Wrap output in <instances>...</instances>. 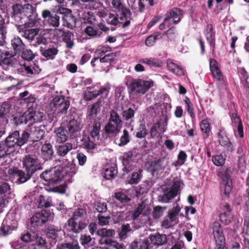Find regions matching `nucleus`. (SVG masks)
Segmentation results:
<instances>
[{"mask_svg": "<svg viewBox=\"0 0 249 249\" xmlns=\"http://www.w3.org/2000/svg\"><path fill=\"white\" fill-rule=\"evenodd\" d=\"M87 213L86 210L83 208H78L74 213L72 216L71 218H73V220H80L79 219L83 218Z\"/></svg>", "mask_w": 249, "mask_h": 249, "instance_id": "nucleus-62", "label": "nucleus"}, {"mask_svg": "<svg viewBox=\"0 0 249 249\" xmlns=\"http://www.w3.org/2000/svg\"><path fill=\"white\" fill-rule=\"evenodd\" d=\"M231 174V171L229 168L217 173V176L221 179L219 182V190L220 194L223 199L229 198L232 190Z\"/></svg>", "mask_w": 249, "mask_h": 249, "instance_id": "nucleus-2", "label": "nucleus"}, {"mask_svg": "<svg viewBox=\"0 0 249 249\" xmlns=\"http://www.w3.org/2000/svg\"><path fill=\"white\" fill-rule=\"evenodd\" d=\"M101 123L99 121L95 120L93 122L92 129L90 132V136L94 139L99 135L101 129Z\"/></svg>", "mask_w": 249, "mask_h": 249, "instance_id": "nucleus-46", "label": "nucleus"}, {"mask_svg": "<svg viewBox=\"0 0 249 249\" xmlns=\"http://www.w3.org/2000/svg\"><path fill=\"white\" fill-rule=\"evenodd\" d=\"M73 144L71 142L60 143L55 146L56 154L60 157H64L73 149Z\"/></svg>", "mask_w": 249, "mask_h": 249, "instance_id": "nucleus-27", "label": "nucleus"}, {"mask_svg": "<svg viewBox=\"0 0 249 249\" xmlns=\"http://www.w3.org/2000/svg\"><path fill=\"white\" fill-rule=\"evenodd\" d=\"M29 138V133L23 131L21 136L19 135L18 131H15L6 138L3 143L5 145L4 151L6 152V156L8 154V148L20 147L26 143Z\"/></svg>", "mask_w": 249, "mask_h": 249, "instance_id": "nucleus-3", "label": "nucleus"}, {"mask_svg": "<svg viewBox=\"0 0 249 249\" xmlns=\"http://www.w3.org/2000/svg\"><path fill=\"white\" fill-rule=\"evenodd\" d=\"M94 141V139L90 136L84 135L81 140V147L86 149L87 152L93 153L96 146Z\"/></svg>", "mask_w": 249, "mask_h": 249, "instance_id": "nucleus-19", "label": "nucleus"}, {"mask_svg": "<svg viewBox=\"0 0 249 249\" xmlns=\"http://www.w3.org/2000/svg\"><path fill=\"white\" fill-rule=\"evenodd\" d=\"M217 142L227 152H232L234 150L233 144L228 136L224 127H221L218 130Z\"/></svg>", "mask_w": 249, "mask_h": 249, "instance_id": "nucleus-8", "label": "nucleus"}, {"mask_svg": "<svg viewBox=\"0 0 249 249\" xmlns=\"http://www.w3.org/2000/svg\"><path fill=\"white\" fill-rule=\"evenodd\" d=\"M111 51L112 48L110 46L108 45L102 46L98 47L95 52V54L100 58L106 53L111 52Z\"/></svg>", "mask_w": 249, "mask_h": 249, "instance_id": "nucleus-51", "label": "nucleus"}, {"mask_svg": "<svg viewBox=\"0 0 249 249\" xmlns=\"http://www.w3.org/2000/svg\"><path fill=\"white\" fill-rule=\"evenodd\" d=\"M56 142L60 143L65 142L69 138L67 130L63 127H59L55 129L53 131Z\"/></svg>", "mask_w": 249, "mask_h": 249, "instance_id": "nucleus-25", "label": "nucleus"}, {"mask_svg": "<svg viewBox=\"0 0 249 249\" xmlns=\"http://www.w3.org/2000/svg\"><path fill=\"white\" fill-rule=\"evenodd\" d=\"M33 249H48L47 242L42 237H39L36 242V244Z\"/></svg>", "mask_w": 249, "mask_h": 249, "instance_id": "nucleus-63", "label": "nucleus"}, {"mask_svg": "<svg viewBox=\"0 0 249 249\" xmlns=\"http://www.w3.org/2000/svg\"><path fill=\"white\" fill-rule=\"evenodd\" d=\"M11 44L15 54H20L25 49L26 46L23 41L18 36H15L11 40Z\"/></svg>", "mask_w": 249, "mask_h": 249, "instance_id": "nucleus-31", "label": "nucleus"}, {"mask_svg": "<svg viewBox=\"0 0 249 249\" xmlns=\"http://www.w3.org/2000/svg\"><path fill=\"white\" fill-rule=\"evenodd\" d=\"M117 167L114 164H107L103 169L102 175L107 180H112L117 176Z\"/></svg>", "mask_w": 249, "mask_h": 249, "instance_id": "nucleus-21", "label": "nucleus"}, {"mask_svg": "<svg viewBox=\"0 0 249 249\" xmlns=\"http://www.w3.org/2000/svg\"><path fill=\"white\" fill-rule=\"evenodd\" d=\"M134 114L135 111L131 108H129L128 109L124 110L122 115L124 120L128 121L134 117Z\"/></svg>", "mask_w": 249, "mask_h": 249, "instance_id": "nucleus-64", "label": "nucleus"}, {"mask_svg": "<svg viewBox=\"0 0 249 249\" xmlns=\"http://www.w3.org/2000/svg\"><path fill=\"white\" fill-rule=\"evenodd\" d=\"M133 158L134 152L133 151L125 152L123 154L122 160L123 165V170L126 174H128L133 169L132 165Z\"/></svg>", "mask_w": 249, "mask_h": 249, "instance_id": "nucleus-14", "label": "nucleus"}, {"mask_svg": "<svg viewBox=\"0 0 249 249\" xmlns=\"http://www.w3.org/2000/svg\"><path fill=\"white\" fill-rule=\"evenodd\" d=\"M183 11L180 8L174 7L165 14L164 22H168V26L170 27L173 24H177L181 20V16Z\"/></svg>", "mask_w": 249, "mask_h": 249, "instance_id": "nucleus-10", "label": "nucleus"}, {"mask_svg": "<svg viewBox=\"0 0 249 249\" xmlns=\"http://www.w3.org/2000/svg\"><path fill=\"white\" fill-rule=\"evenodd\" d=\"M40 178L47 182L45 184L47 189L52 185H57L61 182L63 179V175L60 170L51 169L42 172Z\"/></svg>", "mask_w": 249, "mask_h": 249, "instance_id": "nucleus-5", "label": "nucleus"}, {"mask_svg": "<svg viewBox=\"0 0 249 249\" xmlns=\"http://www.w3.org/2000/svg\"><path fill=\"white\" fill-rule=\"evenodd\" d=\"M213 231L216 245L225 243V238L223 232V229L220 224L218 221H215L213 223Z\"/></svg>", "mask_w": 249, "mask_h": 249, "instance_id": "nucleus-18", "label": "nucleus"}, {"mask_svg": "<svg viewBox=\"0 0 249 249\" xmlns=\"http://www.w3.org/2000/svg\"><path fill=\"white\" fill-rule=\"evenodd\" d=\"M200 127L201 131L203 133V138L204 140H206L210 136V133L211 131L210 123L208 119L202 120L200 123Z\"/></svg>", "mask_w": 249, "mask_h": 249, "instance_id": "nucleus-34", "label": "nucleus"}, {"mask_svg": "<svg viewBox=\"0 0 249 249\" xmlns=\"http://www.w3.org/2000/svg\"><path fill=\"white\" fill-rule=\"evenodd\" d=\"M210 68L213 76L218 81L223 79V76L219 69L217 62L214 59H210Z\"/></svg>", "mask_w": 249, "mask_h": 249, "instance_id": "nucleus-30", "label": "nucleus"}, {"mask_svg": "<svg viewBox=\"0 0 249 249\" xmlns=\"http://www.w3.org/2000/svg\"><path fill=\"white\" fill-rule=\"evenodd\" d=\"M67 222L69 227L70 228V230L75 233H80L87 226L85 220H73V218H70L68 220Z\"/></svg>", "mask_w": 249, "mask_h": 249, "instance_id": "nucleus-16", "label": "nucleus"}, {"mask_svg": "<svg viewBox=\"0 0 249 249\" xmlns=\"http://www.w3.org/2000/svg\"><path fill=\"white\" fill-rule=\"evenodd\" d=\"M168 165V162L164 157H160L157 160L151 161L149 164V170L153 175L155 173L164 170Z\"/></svg>", "mask_w": 249, "mask_h": 249, "instance_id": "nucleus-13", "label": "nucleus"}, {"mask_svg": "<svg viewBox=\"0 0 249 249\" xmlns=\"http://www.w3.org/2000/svg\"><path fill=\"white\" fill-rule=\"evenodd\" d=\"M51 214L49 210H42L36 213L31 218V224L32 227L41 226L48 220Z\"/></svg>", "mask_w": 249, "mask_h": 249, "instance_id": "nucleus-12", "label": "nucleus"}, {"mask_svg": "<svg viewBox=\"0 0 249 249\" xmlns=\"http://www.w3.org/2000/svg\"><path fill=\"white\" fill-rule=\"evenodd\" d=\"M130 140V136L128 130L124 129L123 131V135L120 138V142L118 143V145L120 146H124L129 142Z\"/></svg>", "mask_w": 249, "mask_h": 249, "instance_id": "nucleus-45", "label": "nucleus"}, {"mask_svg": "<svg viewBox=\"0 0 249 249\" xmlns=\"http://www.w3.org/2000/svg\"><path fill=\"white\" fill-rule=\"evenodd\" d=\"M40 51L41 55L48 60L53 59L58 52V50L54 47L48 48L41 47Z\"/></svg>", "mask_w": 249, "mask_h": 249, "instance_id": "nucleus-33", "label": "nucleus"}, {"mask_svg": "<svg viewBox=\"0 0 249 249\" xmlns=\"http://www.w3.org/2000/svg\"><path fill=\"white\" fill-rule=\"evenodd\" d=\"M142 173V169H139L137 172L133 173L131 178L129 180V183L131 184L138 183L140 181Z\"/></svg>", "mask_w": 249, "mask_h": 249, "instance_id": "nucleus-57", "label": "nucleus"}, {"mask_svg": "<svg viewBox=\"0 0 249 249\" xmlns=\"http://www.w3.org/2000/svg\"><path fill=\"white\" fill-rule=\"evenodd\" d=\"M38 207L40 208H47L52 205V199L50 197H45L40 195L38 199Z\"/></svg>", "mask_w": 249, "mask_h": 249, "instance_id": "nucleus-42", "label": "nucleus"}, {"mask_svg": "<svg viewBox=\"0 0 249 249\" xmlns=\"http://www.w3.org/2000/svg\"><path fill=\"white\" fill-rule=\"evenodd\" d=\"M35 112L33 111H26L22 115H13L12 122L16 126L23 124H27L28 123V127L33 123L36 122L35 119Z\"/></svg>", "mask_w": 249, "mask_h": 249, "instance_id": "nucleus-9", "label": "nucleus"}, {"mask_svg": "<svg viewBox=\"0 0 249 249\" xmlns=\"http://www.w3.org/2000/svg\"><path fill=\"white\" fill-rule=\"evenodd\" d=\"M41 154L45 160H51L53 155V146L50 143H44L41 149Z\"/></svg>", "mask_w": 249, "mask_h": 249, "instance_id": "nucleus-32", "label": "nucleus"}, {"mask_svg": "<svg viewBox=\"0 0 249 249\" xmlns=\"http://www.w3.org/2000/svg\"><path fill=\"white\" fill-rule=\"evenodd\" d=\"M152 80H143L141 79H133L128 86L130 96L144 94L153 86Z\"/></svg>", "mask_w": 249, "mask_h": 249, "instance_id": "nucleus-4", "label": "nucleus"}, {"mask_svg": "<svg viewBox=\"0 0 249 249\" xmlns=\"http://www.w3.org/2000/svg\"><path fill=\"white\" fill-rule=\"evenodd\" d=\"M84 32L89 36L93 37L96 36H100L102 34L101 32L94 29L92 26H88L84 30Z\"/></svg>", "mask_w": 249, "mask_h": 249, "instance_id": "nucleus-60", "label": "nucleus"}, {"mask_svg": "<svg viewBox=\"0 0 249 249\" xmlns=\"http://www.w3.org/2000/svg\"><path fill=\"white\" fill-rule=\"evenodd\" d=\"M219 220L225 225H228L231 222L233 216L231 213L230 206L227 203L223 208V212L219 214Z\"/></svg>", "mask_w": 249, "mask_h": 249, "instance_id": "nucleus-23", "label": "nucleus"}, {"mask_svg": "<svg viewBox=\"0 0 249 249\" xmlns=\"http://www.w3.org/2000/svg\"><path fill=\"white\" fill-rule=\"evenodd\" d=\"M104 244L109 246L115 249H125L124 244L118 243L117 241L112 240H108L105 241L104 242L100 243V245Z\"/></svg>", "mask_w": 249, "mask_h": 249, "instance_id": "nucleus-49", "label": "nucleus"}, {"mask_svg": "<svg viewBox=\"0 0 249 249\" xmlns=\"http://www.w3.org/2000/svg\"><path fill=\"white\" fill-rule=\"evenodd\" d=\"M128 214L127 212L124 211L117 212L112 217V220L114 224L127 220Z\"/></svg>", "mask_w": 249, "mask_h": 249, "instance_id": "nucleus-37", "label": "nucleus"}, {"mask_svg": "<svg viewBox=\"0 0 249 249\" xmlns=\"http://www.w3.org/2000/svg\"><path fill=\"white\" fill-rule=\"evenodd\" d=\"M212 161L215 166H220L224 164L225 158L222 154L216 155L213 156Z\"/></svg>", "mask_w": 249, "mask_h": 249, "instance_id": "nucleus-56", "label": "nucleus"}, {"mask_svg": "<svg viewBox=\"0 0 249 249\" xmlns=\"http://www.w3.org/2000/svg\"><path fill=\"white\" fill-rule=\"evenodd\" d=\"M12 172L17 178V182L18 183H24L27 182L33 175L29 172H26L25 170L23 171L18 168H14Z\"/></svg>", "mask_w": 249, "mask_h": 249, "instance_id": "nucleus-20", "label": "nucleus"}, {"mask_svg": "<svg viewBox=\"0 0 249 249\" xmlns=\"http://www.w3.org/2000/svg\"><path fill=\"white\" fill-rule=\"evenodd\" d=\"M167 207H161L158 206L154 208L152 213L154 219H157L160 217L163 213L164 211L166 209Z\"/></svg>", "mask_w": 249, "mask_h": 249, "instance_id": "nucleus-52", "label": "nucleus"}, {"mask_svg": "<svg viewBox=\"0 0 249 249\" xmlns=\"http://www.w3.org/2000/svg\"><path fill=\"white\" fill-rule=\"evenodd\" d=\"M67 128L70 137L72 139L77 136V133L81 129V127L77 120L72 119L69 122Z\"/></svg>", "mask_w": 249, "mask_h": 249, "instance_id": "nucleus-24", "label": "nucleus"}, {"mask_svg": "<svg viewBox=\"0 0 249 249\" xmlns=\"http://www.w3.org/2000/svg\"><path fill=\"white\" fill-rule=\"evenodd\" d=\"M10 104L7 102H4L0 105V126L7 124V114L10 111Z\"/></svg>", "mask_w": 249, "mask_h": 249, "instance_id": "nucleus-28", "label": "nucleus"}, {"mask_svg": "<svg viewBox=\"0 0 249 249\" xmlns=\"http://www.w3.org/2000/svg\"><path fill=\"white\" fill-rule=\"evenodd\" d=\"M114 197L121 203H127L130 201V198L126 194L122 192L115 193Z\"/></svg>", "mask_w": 249, "mask_h": 249, "instance_id": "nucleus-58", "label": "nucleus"}, {"mask_svg": "<svg viewBox=\"0 0 249 249\" xmlns=\"http://www.w3.org/2000/svg\"><path fill=\"white\" fill-rule=\"evenodd\" d=\"M140 62L155 67H160L162 63L158 59L155 58H144L141 59Z\"/></svg>", "mask_w": 249, "mask_h": 249, "instance_id": "nucleus-43", "label": "nucleus"}, {"mask_svg": "<svg viewBox=\"0 0 249 249\" xmlns=\"http://www.w3.org/2000/svg\"><path fill=\"white\" fill-rule=\"evenodd\" d=\"M108 121L121 126L123 124L122 120L120 119L119 115L114 110H111L110 111V116Z\"/></svg>", "mask_w": 249, "mask_h": 249, "instance_id": "nucleus-44", "label": "nucleus"}, {"mask_svg": "<svg viewBox=\"0 0 249 249\" xmlns=\"http://www.w3.org/2000/svg\"><path fill=\"white\" fill-rule=\"evenodd\" d=\"M37 234L34 232H30L29 231H25L22 233L20 239L24 242H30L34 241L36 238L39 237L36 236Z\"/></svg>", "mask_w": 249, "mask_h": 249, "instance_id": "nucleus-41", "label": "nucleus"}, {"mask_svg": "<svg viewBox=\"0 0 249 249\" xmlns=\"http://www.w3.org/2000/svg\"><path fill=\"white\" fill-rule=\"evenodd\" d=\"M20 53H21V57L28 61H32L35 57V54L30 49H24Z\"/></svg>", "mask_w": 249, "mask_h": 249, "instance_id": "nucleus-55", "label": "nucleus"}, {"mask_svg": "<svg viewBox=\"0 0 249 249\" xmlns=\"http://www.w3.org/2000/svg\"><path fill=\"white\" fill-rule=\"evenodd\" d=\"M206 39L209 45L212 48V53L215 52V31L212 24H208L205 29Z\"/></svg>", "mask_w": 249, "mask_h": 249, "instance_id": "nucleus-15", "label": "nucleus"}, {"mask_svg": "<svg viewBox=\"0 0 249 249\" xmlns=\"http://www.w3.org/2000/svg\"><path fill=\"white\" fill-rule=\"evenodd\" d=\"M35 123H33L29 125V130L30 133L29 135V137L33 139L34 141L37 142L44 138L47 128L45 125L37 126L35 125Z\"/></svg>", "mask_w": 249, "mask_h": 249, "instance_id": "nucleus-11", "label": "nucleus"}, {"mask_svg": "<svg viewBox=\"0 0 249 249\" xmlns=\"http://www.w3.org/2000/svg\"><path fill=\"white\" fill-rule=\"evenodd\" d=\"M14 55L13 52L3 51L0 49V65L1 63L8 65H11L12 63L11 58Z\"/></svg>", "mask_w": 249, "mask_h": 249, "instance_id": "nucleus-35", "label": "nucleus"}, {"mask_svg": "<svg viewBox=\"0 0 249 249\" xmlns=\"http://www.w3.org/2000/svg\"><path fill=\"white\" fill-rule=\"evenodd\" d=\"M118 236L120 240H123L131 235L133 232L130 224H122L120 228L118 230Z\"/></svg>", "mask_w": 249, "mask_h": 249, "instance_id": "nucleus-29", "label": "nucleus"}, {"mask_svg": "<svg viewBox=\"0 0 249 249\" xmlns=\"http://www.w3.org/2000/svg\"><path fill=\"white\" fill-rule=\"evenodd\" d=\"M63 20L66 24V26L70 29H73L75 27L76 24V19L72 14L65 15L62 18Z\"/></svg>", "mask_w": 249, "mask_h": 249, "instance_id": "nucleus-39", "label": "nucleus"}, {"mask_svg": "<svg viewBox=\"0 0 249 249\" xmlns=\"http://www.w3.org/2000/svg\"><path fill=\"white\" fill-rule=\"evenodd\" d=\"M151 244L153 248L165 244L167 242V236L164 234L157 233L149 236Z\"/></svg>", "mask_w": 249, "mask_h": 249, "instance_id": "nucleus-22", "label": "nucleus"}, {"mask_svg": "<svg viewBox=\"0 0 249 249\" xmlns=\"http://www.w3.org/2000/svg\"><path fill=\"white\" fill-rule=\"evenodd\" d=\"M146 207V204L145 202L142 201L140 204H139L138 207L135 209L132 215V218L133 220L136 219L141 213H142L143 210Z\"/></svg>", "mask_w": 249, "mask_h": 249, "instance_id": "nucleus-50", "label": "nucleus"}, {"mask_svg": "<svg viewBox=\"0 0 249 249\" xmlns=\"http://www.w3.org/2000/svg\"><path fill=\"white\" fill-rule=\"evenodd\" d=\"M42 18L48 20L50 25L53 27H58L60 24V17L56 14H52L49 10H44L42 12Z\"/></svg>", "mask_w": 249, "mask_h": 249, "instance_id": "nucleus-17", "label": "nucleus"}, {"mask_svg": "<svg viewBox=\"0 0 249 249\" xmlns=\"http://www.w3.org/2000/svg\"><path fill=\"white\" fill-rule=\"evenodd\" d=\"M14 230V227L10 225H5L2 223L0 228V234L3 236L7 235L11 233L12 231Z\"/></svg>", "mask_w": 249, "mask_h": 249, "instance_id": "nucleus-61", "label": "nucleus"}, {"mask_svg": "<svg viewBox=\"0 0 249 249\" xmlns=\"http://www.w3.org/2000/svg\"><path fill=\"white\" fill-rule=\"evenodd\" d=\"M23 168L26 172L34 174L36 172L42 169L39 160L35 156H25L22 160Z\"/></svg>", "mask_w": 249, "mask_h": 249, "instance_id": "nucleus-7", "label": "nucleus"}, {"mask_svg": "<svg viewBox=\"0 0 249 249\" xmlns=\"http://www.w3.org/2000/svg\"><path fill=\"white\" fill-rule=\"evenodd\" d=\"M180 211V208L178 205L174 207L168 211V216L171 221H173L176 216H177Z\"/></svg>", "mask_w": 249, "mask_h": 249, "instance_id": "nucleus-59", "label": "nucleus"}, {"mask_svg": "<svg viewBox=\"0 0 249 249\" xmlns=\"http://www.w3.org/2000/svg\"><path fill=\"white\" fill-rule=\"evenodd\" d=\"M39 31V30L38 28L26 29L22 36L28 40H33L35 36L38 35Z\"/></svg>", "mask_w": 249, "mask_h": 249, "instance_id": "nucleus-40", "label": "nucleus"}, {"mask_svg": "<svg viewBox=\"0 0 249 249\" xmlns=\"http://www.w3.org/2000/svg\"><path fill=\"white\" fill-rule=\"evenodd\" d=\"M121 127V126L108 121L104 127V130L107 134H117L120 131Z\"/></svg>", "mask_w": 249, "mask_h": 249, "instance_id": "nucleus-36", "label": "nucleus"}, {"mask_svg": "<svg viewBox=\"0 0 249 249\" xmlns=\"http://www.w3.org/2000/svg\"><path fill=\"white\" fill-rule=\"evenodd\" d=\"M61 249H80L79 243L77 240H72L71 242L61 244Z\"/></svg>", "mask_w": 249, "mask_h": 249, "instance_id": "nucleus-47", "label": "nucleus"}, {"mask_svg": "<svg viewBox=\"0 0 249 249\" xmlns=\"http://www.w3.org/2000/svg\"><path fill=\"white\" fill-rule=\"evenodd\" d=\"M11 17L17 23L28 20V25L34 26L39 19L36 9L30 3H16L11 6Z\"/></svg>", "mask_w": 249, "mask_h": 249, "instance_id": "nucleus-1", "label": "nucleus"}, {"mask_svg": "<svg viewBox=\"0 0 249 249\" xmlns=\"http://www.w3.org/2000/svg\"><path fill=\"white\" fill-rule=\"evenodd\" d=\"M180 188V183L175 181L172 186L162 190V194L158 196L159 201L164 203H169L171 200L175 198L178 194Z\"/></svg>", "mask_w": 249, "mask_h": 249, "instance_id": "nucleus-6", "label": "nucleus"}, {"mask_svg": "<svg viewBox=\"0 0 249 249\" xmlns=\"http://www.w3.org/2000/svg\"><path fill=\"white\" fill-rule=\"evenodd\" d=\"M115 234V231L113 229H108L103 228L97 231V235L101 237L99 240V244L104 242L105 241L111 240L109 238L113 237Z\"/></svg>", "mask_w": 249, "mask_h": 249, "instance_id": "nucleus-26", "label": "nucleus"}, {"mask_svg": "<svg viewBox=\"0 0 249 249\" xmlns=\"http://www.w3.org/2000/svg\"><path fill=\"white\" fill-rule=\"evenodd\" d=\"M58 229H55L54 226H50L48 227L46 235L49 238L56 239L58 236Z\"/></svg>", "mask_w": 249, "mask_h": 249, "instance_id": "nucleus-53", "label": "nucleus"}, {"mask_svg": "<svg viewBox=\"0 0 249 249\" xmlns=\"http://www.w3.org/2000/svg\"><path fill=\"white\" fill-rule=\"evenodd\" d=\"M184 101L185 104V108L188 113L190 114L191 118L192 119L195 118L196 115L193 105L191 103L190 99L187 97H186Z\"/></svg>", "mask_w": 249, "mask_h": 249, "instance_id": "nucleus-48", "label": "nucleus"}, {"mask_svg": "<svg viewBox=\"0 0 249 249\" xmlns=\"http://www.w3.org/2000/svg\"><path fill=\"white\" fill-rule=\"evenodd\" d=\"M148 134V131L144 123L140 124L136 136L138 138H144Z\"/></svg>", "mask_w": 249, "mask_h": 249, "instance_id": "nucleus-54", "label": "nucleus"}, {"mask_svg": "<svg viewBox=\"0 0 249 249\" xmlns=\"http://www.w3.org/2000/svg\"><path fill=\"white\" fill-rule=\"evenodd\" d=\"M68 187L66 183H62L59 185H53L46 189L49 192L63 194L66 192V190Z\"/></svg>", "mask_w": 249, "mask_h": 249, "instance_id": "nucleus-38", "label": "nucleus"}]
</instances>
